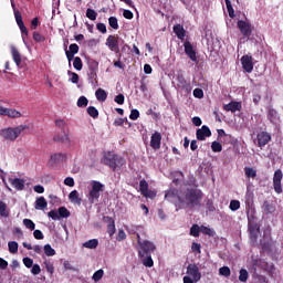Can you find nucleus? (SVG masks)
<instances>
[{
	"instance_id": "11",
	"label": "nucleus",
	"mask_w": 283,
	"mask_h": 283,
	"mask_svg": "<svg viewBox=\"0 0 283 283\" xmlns=\"http://www.w3.org/2000/svg\"><path fill=\"white\" fill-rule=\"evenodd\" d=\"M187 275H190V277H192L195 282H200L202 277L198 265L191 263L187 266Z\"/></svg>"
},
{
	"instance_id": "9",
	"label": "nucleus",
	"mask_w": 283,
	"mask_h": 283,
	"mask_svg": "<svg viewBox=\"0 0 283 283\" xmlns=\"http://www.w3.org/2000/svg\"><path fill=\"white\" fill-rule=\"evenodd\" d=\"M139 191L144 198H156V192L149 190V184L145 179L139 181Z\"/></svg>"
},
{
	"instance_id": "8",
	"label": "nucleus",
	"mask_w": 283,
	"mask_h": 283,
	"mask_svg": "<svg viewBox=\"0 0 283 283\" xmlns=\"http://www.w3.org/2000/svg\"><path fill=\"white\" fill-rule=\"evenodd\" d=\"M282 178H283L282 169H276L273 176V187H274L275 193H282Z\"/></svg>"
},
{
	"instance_id": "25",
	"label": "nucleus",
	"mask_w": 283,
	"mask_h": 283,
	"mask_svg": "<svg viewBox=\"0 0 283 283\" xmlns=\"http://www.w3.org/2000/svg\"><path fill=\"white\" fill-rule=\"evenodd\" d=\"M262 210L268 216H269V213H275V205L271 203L269 200H265L263 202Z\"/></svg>"
},
{
	"instance_id": "49",
	"label": "nucleus",
	"mask_w": 283,
	"mask_h": 283,
	"mask_svg": "<svg viewBox=\"0 0 283 283\" xmlns=\"http://www.w3.org/2000/svg\"><path fill=\"white\" fill-rule=\"evenodd\" d=\"M211 149L212 151H214V154H218L222 151V144H220L219 142H212Z\"/></svg>"
},
{
	"instance_id": "28",
	"label": "nucleus",
	"mask_w": 283,
	"mask_h": 283,
	"mask_svg": "<svg viewBox=\"0 0 283 283\" xmlns=\"http://www.w3.org/2000/svg\"><path fill=\"white\" fill-rule=\"evenodd\" d=\"M48 208V200H45V197H40L35 200V209L43 210Z\"/></svg>"
},
{
	"instance_id": "55",
	"label": "nucleus",
	"mask_w": 283,
	"mask_h": 283,
	"mask_svg": "<svg viewBox=\"0 0 283 283\" xmlns=\"http://www.w3.org/2000/svg\"><path fill=\"white\" fill-rule=\"evenodd\" d=\"M22 262L27 269H32L34 265V260L30 259L29 256L23 258Z\"/></svg>"
},
{
	"instance_id": "10",
	"label": "nucleus",
	"mask_w": 283,
	"mask_h": 283,
	"mask_svg": "<svg viewBox=\"0 0 283 283\" xmlns=\"http://www.w3.org/2000/svg\"><path fill=\"white\" fill-rule=\"evenodd\" d=\"M118 35H108L106 39V45L111 50V52H115L118 54L120 52V48L118 46Z\"/></svg>"
},
{
	"instance_id": "59",
	"label": "nucleus",
	"mask_w": 283,
	"mask_h": 283,
	"mask_svg": "<svg viewBox=\"0 0 283 283\" xmlns=\"http://www.w3.org/2000/svg\"><path fill=\"white\" fill-rule=\"evenodd\" d=\"M114 101L117 103V105H123L125 103V95L119 93L117 96H115Z\"/></svg>"
},
{
	"instance_id": "21",
	"label": "nucleus",
	"mask_w": 283,
	"mask_h": 283,
	"mask_svg": "<svg viewBox=\"0 0 283 283\" xmlns=\"http://www.w3.org/2000/svg\"><path fill=\"white\" fill-rule=\"evenodd\" d=\"M9 182L17 191H23L25 189V180L21 178H9Z\"/></svg>"
},
{
	"instance_id": "34",
	"label": "nucleus",
	"mask_w": 283,
	"mask_h": 283,
	"mask_svg": "<svg viewBox=\"0 0 283 283\" xmlns=\"http://www.w3.org/2000/svg\"><path fill=\"white\" fill-rule=\"evenodd\" d=\"M8 118H21V112L14 109V108H7V115Z\"/></svg>"
},
{
	"instance_id": "33",
	"label": "nucleus",
	"mask_w": 283,
	"mask_h": 283,
	"mask_svg": "<svg viewBox=\"0 0 283 283\" xmlns=\"http://www.w3.org/2000/svg\"><path fill=\"white\" fill-rule=\"evenodd\" d=\"M85 249H96L98 247V239H91L83 243Z\"/></svg>"
},
{
	"instance_id": "41",
	"label": "nucleus",
	"mask_w": 283,
	"mask_h": 283,
	"mask_svg": "<svg viewBox=\"0 0 283 283\" xmlns=\"http://www.w3.org/2000/svg\"><path fill=\"white\" fill-rule=\"evenodd\" d=\"M268 118L270 123H275L277 120V111L270 108L268 112Z\"/></svg>"
},
{
	"instance_id": "37",
	"label": "nucleus",
	"mask_w": 283,
	"mask_h": 283,
	"mask_svg": "<svg viewBox=\"0 0 283 283\" xmlns=\"http://www.w3.org/2000/svg\"><path fill=\"white\" fill-rule=\"evenodd\" d=\"M0 216L2 218H8L10 216V212L8 211V205H6L3 201H0Z\"/></svg>"
},
{
	"instance_id": "1",
	"label": "nucleus",
	"mask_w": 283,
	"mask_h": 283,
	"mask_svg": "<svg viewBox=\"0 0 283 283\" xmlns=\"http://www.w3.org/2000/svg\"><path fill=\"white\" fill-rule=\"evenodd\" d=\"M188 185V187L177 193V199L181 205V208L193 209L195 207H200L205 193L198 188V185H196V178L191 177Z\"/></svg>"
},
{
	"instance_id": "19",
	"label": "nucleus",
	"mask_w": 283,
	"mask_h": 283,
	"mask_svg": "<svg viewBox=\"0 0 283 283\" xmlns=\"http://www.w3.org/2000/svg\"><path fill=\"white\" fill-rule=\"evenodd\" d=\"M163 143V134L155 132L150 137V147L153 149H160Z\"/></svg>"
},
{
	"instance_id": "54",
	"label": "nucleus",
	"mask_w": 283,
	"mask_h": 283,
	"mask_svg": "<svg viewBox=\"0 0 283 283\" xmlns=\"http://www.w3.org/2000/svg\"><path fill=\"white\" fill-rule=\"evenodd\" d=\"M129 118L130 120H138V118H140V112L136 108L132 109Z\"/></svg>"
},
{
	"instance_id": "30",
	"label": "nucleus",
	"mask_w": 283,
	"mask_h": 283,
	"mask_svg": "<svg viewBox=\"0 0 283 283\" xmlns=\"http://www.w3.org/2000/svg\"><path fill=\"white\" fill-rule=\"evenodd\" d=\"M12 8L15 17V22L18 23V28L25 25V23H23V17L21 15V11L14 9V3H12Z\"/></svg>"
},
{
	"instance_id": "7",
	"label": "nucleus",
	"mask_w": 283,
	"mask_h": 283,
	"mask_svg": "<svg viewBox=\"0 0 283 283\" xmlns=\"http://www.w3.org/2000/svg\"><path fill=\"white\" fill-rule=\"evenodd\" d=\"M176 81L177 90H179V92H184V94H191V91L193 90V87H191V82L187 81L182 73L177 74Z\"/></svg>"
},
{
	"instance_id": "62",
	"label": "nucleus",
	"mask_w": 283,
	"mask_h": 283,
	"mask_svg": "<svg viewBox=\"0 0 283 283\" xmlns=\"http://www.w3.org/2000/svg\"><path fill=\"white\" fill-rule=\"evenodd\" d=\"M49 218H51L52 220H59V211L56 212V210H51L50 212H48Z\"/></svg>"
},
{
	"instance_id": "51",
	"label": "nucleus",
	"mask_w": 283,
	"mask_h": 283,
	"mask_svg": "<svg viewBox=\"0 0 283 283\" xmlns=\"http://www.w3.org/2000/svg\"><path fill=\"white\" fill-rule=\"evenodd\" d=\"M108 24L113 28V30H118V19L116 17H111L108 19Z\"/></svg>"
},
{
	"instance_id": "35",
	"label": "nucleus",
	"mask_w": 283,
	"mask_h": 283,
	"mask_svg": "<svg viewBox=\"0 0 283 283\" xmlns=\"http://www.w3.org/2000/svg\"><path fill=\"white\" fill-rule=\"evenodd\" d=\"M245 178H258V170L251 167L244 168Z\"/></svg>"
},
{
	"instance_id": "50",
	"label": "nucleus",
	"mask_w": 283,
	"mask_h": 283,
	"mask_svg": "<svg viewBox=\"0 0 283 283\" xmlns=\"http://www.w3.org/2000/svg\"><path fill=\"white\" fill-rule=\"evenodd\" d=\"M88 103H90V101L87 99V97L81 96L77 99V107H87Z\"/></svg>"
},
{
	"instance_id": "57",
	"label": "nucleus",
	"mask_w": 283,
	"mask_h": 283,
	"mask_svg": "<svg viewBox=\"0 0 283 283\" xmlns=\"http://www.w3.org/2000/svg\"><path fill=\"white\" fill-rule=\"evenodd\" d=\"M78 50H80L78 44L73 43L69 46L67 52H70L71 54H78Z\"/></svg>"
},
{
	"instance_id": "24",
	"label": "nucleus",
	"mask_w": 283,
	"mask_h": 283,
	"mask_svg": "<svg viewBox=\"0 0 283 283\" xmlns=\"http://www.w3.org/2000/svg\"><path fill=\"white\" fill-rule=\"evenodd\" d=\"M11 56L15 63V65L19 67L21 65V53L19 52V49L17 46H11Z\"/></svg>"
},
{
	"instance_id": "23",
	"label": "nucleus",
	"mask_w": 283,
	"mask_h": 283,
	"mask_svg": "<svg viewBox=\"0 0 283 283\" xmlns=\"http://www.w3.org/2000/svg\"><path fill=\"white\" fill-rule=\"evenodd\" d=\"M223 109L226 112H232V113L240 112V109H242V104H240V102H231L224 105Z\"/></svg>"
},
{
	"instance_id": "45",
	"label": "nucleus",
	"mask_w": 283,
	"mask_h": 283,
	"mask_svg": "<svg viewBox=\"0 0 283 283\" xmlns=\"http://www.w3.org/2000/svg\"><path fill=\"white\" fill-rule=\"evenodd\" d=\"M9 247V252L11 253H18L19 252V243H17V241H10L8 243Z\"/></svg>"
},
{
	"instance_id": "6",
	"label": "nucleus",
	"mask_w": 283,
	"mask_h": 283,
	"mask_svg": "<svg viewBox=\"0 0 283 283\" xmlns=\"http://www.w3.org/2000/svg\"><path fill=\"white\" fill-rule=\"evenodd\" d=\"M156 251V245L149 240L139 241L138 258H145Z\"/></svg>"
},
{
	"instance_id": "42",
	"label": "nucleus",
	"mask_w": 283,
	"mask_h": 283,
	"mask_svg": "<svg viewBox=\"0 0 283 283\" xmlns=\"http://www.w3.org/2000/svg\"><path fill=\"white\" fill-rule=\"evenodd\" d=\"M86 112H87L88 116H91V118H98V109H96V107L88 106L86 108Z\"/></svg>"
},
{
	"instance_id": "64",
	"label": "nucleus",
	"mask_w": 283,
	"mask_h": 283,
	"mask_svg": "<svg viewBox=\"0 0 283 283\" xmlns=\"http://www.w3.org/2000/svg\"><path fill=\"white\" fill-rule=\"evenodd\" d=\"M69 75L72 76V77H71V82H72V83H74V84L78 83V75H77L75 72L69 71Z\"/></svg>"
},
{
	"instance_id": "52",
	"label": "nucleus",
	"mask_w": 283,
	"mask_h": 283,
	"mask_svg": "<svg viewBox=\"0 0 283 283\" xmlns=\"http://www.w3.org/2000/svg\"><path fill=\"white\" fill-rule=\"evenodd\" d=\"M239 280L240 282H247V280H249V272L244 269H241Z\"/></svg>"
},
{
	"instance_id": "36",
	"label": "nucleus",
	"mask_w": 283,
	"mask_h": 283,
	"mask_svg": "<svg viewBox=\"0 0 283 283\" xmlns=\"http://www.w3.org/2000/svg\"><path fill=\"white\" fill-rule=\"evenodd\" d=\"M44 254L48 258H52V256L56 255V250H54L53 247L50 243H48L44 245Z\"/></svg>"
},
{
	"instance_id": "26",
	"label": "nucleus",
	"mask_w": 283,
	"mask_h": 283,
	"mask_svg": "<svg viewBox=\"0 0 283 283\" xmlns=\"http://www.w3.org/2000/svg\"><path fill=\"white\" fill-rule=\"evenodd\" d=\"M249 232H250V240H252V242H258V233H260V227L251 226L249 228Z\"/></svg>"
},
{
	"instance_id": "38",
	"label": "nucleus",
	"mask_w": 283,
	"mask_h": 283,
	"mask_svg": "<svg viewBox=\"0 0 283 283\" xmlns=\"http://www.w3.org/2000/svg\"><path fill=\"white\" fill-rule=\"evenodd\" d=\"M200 226L192 224V227L190 228V235H192V238H200Z\"/></svg>"
},
{
	"instance_id": "60",
	"label": "nucleus",
	"mask_w": 283,
	"mask_h": 283,
	"mask_svg": "<svg viewBox=\"0 0 283 283\" xmlns=\"http://www.w3.org/2000/svg\"><path fill=\"white\" fill-rule=\"evenodd\" d=\"M44 266L48 271V273H54V264L50 263V261H44Z\"/></svg>"
},
{
	"instance_id": "12",
	"label": "nucleus",
	"mask_w": 283,
	"mask_h": 283,
	"mask_svg": "<svg viewBox=\"0 0 283 283\" xmlns=\"http://www.w3.org/2000/svg\"><path fill=\"white\" fill-rule=\"evenodd\" d=\"M96 72H98V62H96L95 60H91L87 73L88 81H91V83H94V81L98 78Z\"/></svg>"
},
{
	"instance_id": "61",
	"label": "nucleus",
	"mask_w": 283,
	"mask_h": 283,
	"mask_svg": "<svg viewBox=\"0 0 283 283\" xmlns=\"http://www.w3.org/2000/svg\"><path fill=\"white\" fill-rule=\"evenodd\" d=\"M31 273L33 275H39L41 273V265L39 264H33L31 269Z\"/></svg>"
},
{
	"instance_id": "32",
	"label": "nucleus",
	"mask_w": 283,
	"mask_h": 283,
	"mask_svg": "<svg viewBox=\"0 0 283 283\" xmlns=\"http://www.w3.org/2000/svg\"><path fill=\"white\" fill-rule=\"evenodd\" d=\"M224 2L230 19H235V10L233 9V4H231V0H224Z\"/></svg>"
},
{
	"instance_id": "22",
	"label": "nucleus",
	"mask_w": 283,
	"mask_h": 283,
	"mask_svg": "<svg viewBox=\"0 0 283 283\" xmlns=\"http://www.w3.org/2000/svg\"><path fill=\"white\" fill-rule=\"evenodd\" d=\"M67 160V155L63 153H56L51 155L50 163L52 165H59V163H65Z\"/></svg>"
},
{
	"instance_id": "16",
	"label": "nucleus",
	"mask_w": 283,
	"mask_h": 283,
	"mask_svg": "<svg viewBox=\"0 0 283 283\" xmlns=\"http://www.w3.org/2000/svg\"><path fill=\"white\" fill-rule=\"evenodd\" d=\"M197 140H207V138L211 137V129L209 126L203 125L201 128L196 132Z\"/></svg>"
},
{
	"instance_id": "29",
	"label": "nucleus",
	"mask_w": 283,
	"mask_h": 283,
	"mask_svg": "<svg viewBox=\"0 0 283 283\" xmlns=\"http://www.w3.org/2000/svg\"><path fill=\"white\" fill-rule=\"evenodd\" d=\"M95 96L97 98V101L105 103V101H107V92H105V90L103 88H97L95 92Z\"/></svg>"
},
{
	"instance_id": "43",
	"label": "nucleus",
	"mask_w": 283,
	"mask_h": 283,
	"mask_svg": "<svg viewBox=\"0 0 283 283\" xmlns=\"http://www.w3.org/2000/svg\"><path fill=\"white\" fill-rule=\"evenodd\" d=\"M23 224L27 229H30V231H34V229H36V224L32 219H23Z\"/></svg>"
},
{
	"instance_id": "31",
	"label": "nucleus",
	"mask_w": 283,
	"mask_h": 283,
	"mask_svg": "<svg viewBox=\"0 0 283 283\" xmlns=\"http://www.w3.org/2000/svg\"><path fill=\"white\" fill-rule=\"evenodd\" d=\"M144 266L151 269L154 266V259H151V254H146L144 258H140Z\"/></svg>"
},
{
	"instance_id": "47",
	"label": "nucleus",
	"mask_w": 283,
	"mask_h": 283,
	"mask_svg": "<svg viewBox=\"0 0 283 283\" xmlns=\"http://www.w3.org/2000/svg\"><path fill=\"white\" fill-rule=\"evenodd\" d=\"M230 211H238L240 209V200H231L229 206Z\"/></svg>"
},
{
	"instance_id": "2",
	"label": "nucleus",
	"mask_w": 283,
	"mask_h": 283,
	"mask_svg": "<svg viewBox=\"0 0 283 283\" xmlns=\"http://www.w3.org/2000/svg\"><path fill=\"white\" fill-rule=\"evenodd\" d=\"M102 165H106L113 171H116L117 167H123L125 165V158L122 156L114 154L113 151L106 153L101 159Z\"/></svg>"
},
{
	"instance_id": "58",
	"label": "nucleus",
	"mask_w": 283,
	"mask_h": 283,
	"mask_svg": "<svg viewBox=\"0 0 283 283\" xmlns=\"http://www.w3.org/2000/svg\"><path fill=\"white\" fill-rule=\"evenodd\" d=\"M201 233H203L205 235L213 237V230L206 226H201Z\"/></svg>"
},
{
	"instance_id": "4",
	"label": "nucleus",
	"mask_w": 283,
	"mask_h": 283,
	"mask_svg": "<svg viewBox=\"0 0 283 283\" xmlns=\"http://www.w3.org/2000/svg\"><path fill=\"white\" fill-rule=\"evenodd\" d=\"M105 191V185H103L101 181L92 180L91 181V190L88 192V202L91 205H94V202H98V199L101 198V193Z\"/></svg>"
},
{
	"instance_id": "53",
	"label": "nucleus",
	"mask_w": 283,
	"mask_h": 283,
	"mask_svg": "<svg viewBox=\"0 0 283 283\" xmlns=\"http://www.w3.org/2000/svg\"><path fill=\"white\" fill-rule=\"evenodd\" d=\"M220 275H223V277H229L231 275V269L229 266H222L219 269Z\"/></svg>"
},
{
	"instance_id": "27",
	"label": "nucleus",
	"mask_w": 283,
	"mask_h": 283,
	"mask_svg": "<svg viewBox=\"0 0 283 283\" xmlns=\"http://www.w3.org/2000/svg\"><path fill=\"white\" fill-rule=\"evenodd\" d=\"M69 200H71V202H73L74 205H81V202H83V199H81V197H78L77 190H73L70 192Z\"/></svg>"
},
{
	"instance_id": "17",
	"label": "nucleus",
	"mask_w": 283,
	"mask_h": 283,
	"mask_svg": "<svg viewBox=\"0 0 283 283\" xmlns=\"http://www.w3.org/2000/svg\"><path fill=\"white\" fill-rule=\"evenodd\" d=\"M241 65L245 72L251 74V72H253V57L250 55H243L241 57Z\"/></svg>"
},
{
	"instance_id": "63",
	"label": "nucleus",
	"mask_w": 283,
	"mask_h": 283,
	"mask_svg": "<svg viewBox=\"0 0 283 283\" xmlns=\"http://www.w3.org/2000/svg\"><path fill=\"white\" fill-rule=\"evenodd\" d=\"M64 185H66V187H74V178L72 177H66L64 179Z\"/></svg>"
},
{
	"instance_id": "44",
	"label": "nucleus",
	"mask_w": 283,
	"mask_h": 283,
	"mask_svg": "<svg viewBox=\"0 0 283 283\" xmlns=\"http://www.w3.org/2000/svg\"><path fill=\"white\" fill-rule=\"evenodd\" d=\"M86 17L90 19V21H96V17H98V13L94 9H87L86 10Z\"/></svg>"
},
{
	"instance_id": "56",
	"label": "nucleus",
	"mask_w": 283,
	"mask_h": 283,
	"mask_svg": "<svg viewBox=\"0 0 283 283\" xmlns=\"http://www.w3.org/2000/svg\"><path fill=\"white\" fill-rule=\"evenodd\" d=\"M192 94L195 98H205V91L202 88H195Z\"/></svg>"
},
{
	"instance_id": "3",
	"label": "nucleus",
	"mask_w": 283,
	"mask_h": 283,
	"mask_svg": "<svg viewBox=\"0 0 283 283\" xmlns=\"http://www.w3.org/2000/svg\"><path fill=\"white\" fill-rule=\"evenodd\" d=\"M25 129H28L27 125L3 128L0 130V136L4 138V140H10L11 143H14L17 137L21 136V133L25 132Z\"/></svg>"
},
{
	"instance_id": "15",
	"label": "nucleus",
	"mask_w": 283,
	"mask_h": 283,
	"mask_svg": "<svg viewBox=\"0 0 283 283\" xmlns=\"http://www.w3.org/2000/svg\"><path fill=\"white\" fill-rule=\"evenodd\" d=\"M103 222L107 226V233L112 238L116 233V221L109 216L103 217Z\"/></svg>"
},
{
	"instance_id": "46",
	"label": "nucleus",
	"mask_w": 283,
	"mask_h": 283,
	"mask_svg": "<svg viewBox=\"0 0 283 283\" xmlns=\"http://www.w3.org/2000/svg\"><path fill=\"white\" fill-rule=\"evenodd\" d=\"M103 275H105V272L103 271V269L97 270V271L93 274V280H94V282H101V280H103Z\"/></svg>"
},
{
	"instance_id": "14",
	"label": "nucleus",
	"mask_w": 283,
	"mask_h": 283,
	"mask_svg": "<svg viewBox=\"0 0 283 283\" xmlns=\"http://www.w3.org/2000/svg\"><path fill=\"white\" fill-rule=\"evenodd\" d=\"M185 54L192 61L193 63H198V56L196 55V50H193V44L191 42L186 41L184 43Z\"/></svg>"
},
{
	"instance_id": "40",
	"label": "nucleus",
	"mask_w": 283,
	"mask_h": 283,
	"mask_svg": "<svg viewBox=\"0 0 283 283\" xmlns=\"http://www.w3.org/2000/svg\"><path fill=\"white\" fill-rule=\"evenodd\" d=\"M73 67L75 70H77L78 72H81V70H83V60H81L80 56L74 57Z\"/></svg>"
},
{
	"instance_id": "18",
	"label": "nucleus",
	"mask_w": 283,
	"mask_h": 283,
	"mask_svg": "<svg viewBox=\"0 0 283 283\" xmlns=\"http://www.w3.org/2000/svg\"><path fill=\"white\" fill-rule=\"evenodd\" d=\"M256 140L259 147H265V145H269V143H271V134L266 132H261L256 135Z\"/></svg>"
},
{
	"instance_id": "20",
	"label": "nucleus",
	"mask_w": 283,
	"mask_h": 283,
	"mask_svg": "<svg viewBox=\"0 0 283 283\" xmlns=\"http://www.w3.org/2000/svg\"><path fill=\"white\" fill-rule=\"evenodd\" d=\"M172 32L176 34L179 41H185V38L187 36V31L185 30V27H182V24H175L172 28Z\"/></svg>"
},
{
	"instance_id": "5",
	"label": "nucleus",
	"mask_w": 283,
	"mask_h": 283,
	"mask_svg": "<svg viewBox=\"0 0 283 283\" xmlns=\"http://www.w3.org/2000/svg\"><path fill=\"white\" fill-rule=\"evenodd\" d=\"M55 125L56 127H59V129H62V135H55L53 137V140L55 143H63V145H70V135L67 133H65V129H67V124L65 123V120L63 119H57L55 120Z\"/></svg>"
},
{
	"instance_id": "48",
	"label": "nucleus",
	"mask_w": 283,
	"mask_h": 283,
	"mask_svg": "<svg viewBox=\"0 0 283 283\" xmlns=\"http://www.w3.org/2000/svg\"><path fill=\"white\" fill-rule=\"evenodd\" d=\"M33 41H35V43H43V41H45V36L42 35L41 33L34 31L33 32Z\"/></svg>"
},
{
	"instance_id": "13",
	"label": "nucleus",
	"mask_w": 283,
	"mask_h": 283,
	"mask_svg": "<svg viewBox=\"0 0 283 283\" xmlns=\"http://www.w3.org/2000/svg\"><path fill=\"white\" fill-rule=\"evenodd\" d=\"M241 34H243L247 39H249V36H251L252 34V30H251V23L244 21V20H239L237 23Z\"/></svg>"
},
{
	"instance_id": "39",
	"label": "nucleus",
	"mask_w": 283,
	"mask_h": 283,
	"mask_svg": "<svg viewBox=\"0 0 283 283\" xmlns=\"http://www.w3.org/2000/svg\"><path fill=\"white\" fill-rule=\"evenodd\" d=\"M57 214L60 218H70L71 216L70 210H67L65 207H60L57 209Z\"/></svg>"
}]
</instances>
